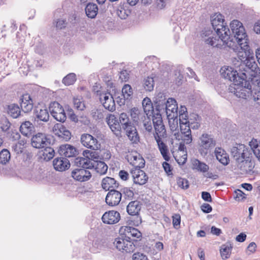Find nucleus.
Instances as JSON below:
<instances>
[{
	"label": "nucleus",
	"mask_w": 260,
	"mask_h": 260,
	"mask_svg": "<svg viewBox=\"0 0 260 260\" xmlns=\"http://www.w3.org/2000/svg\"><path fill=\"white\" fill-rule=\"evenodd\" d=\"M152 121L155 133L153 134L155 140L157 142L158 148L163 158L166 161L170 160L169 150L167 145L162 139L166 135V131L163 123L161 115L159 113L153 115Z\"/></svg>",
	"instance_id": "obj_1"
},
{
	"label": "nucleus",
	"mask_w": 260,
	"mask_h": 260,
	"mask_svg": "<svg viewBox=\"0 0 260 260\" xmlns=\"http://www.w3.org/2000/svg\"><path fill=\"white\" fill-rule=\"evenodd\" d=\"M211 22L213 29L223 44L230 39V30L223 15L219 13H215L211 16Z\"/></svg>",
	"instance_id": "obj_2"
},
{
	"label": "nucleus",
	"mask_w": 260,
	"mask_h": 260,
	"mask_svg": "<svg viewBox=\"0 0 260 260\" xmlns=\"http://www.w3.org/2000/svg\"><path fill=\"white\" fill-rule=\"evenodd\" d=\"M223 44L232 48L237 53L238 58L242 62L245 61L253 55L252 51L249 45V40L237 42V44H235V42L229 39Z\"/></svg>",
	"instance_id": "obj_3"
},
{
	"label": "nucleus",
	"mask_w": 260,
	"mask_h": 260,
	"mask_svg": "<svg viewBox=\"0 0 260 260\" xmlns=\"http://www.w3.org/2000/svg\"><path fill=\"white\" fill-rule=\"evenodd\" d=\"M216 145V141L207 134H202L199 138L198 149L202 156L206 155Z\"/></svg>",
	"instance_id": "obj_4"
},
{
	"label": "nucleus",
	"mask_w": 260,
	"mask_h": 260,
	"mask_svg": "<svg viewBox=\"0 0 260 260\" xmlns=\"http://www.w3.org/2000/svg\"><path fill=\"white\" fill-rule=\"evenodd\" d=\"M116 248L122 253L133 252L135 249V245L131 238L128 236H122L116 238L114 242Z\"/></svg>",
	"instance_id": "obj_5"
},
{
	"label": "nucleus",
	"mask_w": 260,
	"mask_h": 260,
	"mask_svg": "<svg viewBox=\"0 0 260 260\" xmlns=\"http://www.w3.org/2000/svg\"><path fill=\"white\" fill-rule=\"evenodd\" d=\"M230 26L237 42L248 40L245 28L240 21L238 20H233L231 22Z\"/></svg>",
	"instance_id": "obj_6"
},
{
	"label": "nucleus",
	"mask_w": 260,
	"mask_h": 260,
	"mask_svg": "<svg viewBox=\"0 0 260 260\" xmlns=\"http://www.w3.org/2000/svg\"><path fill=\"white\" fill-rule=\"evenodd\" d=\"M220 74L225 79L233 82V86L235 85H239L242 83L244 79L239 76L237 71L230 67H223L220 69Z\"/></svg>",
	"instance_id": "obj_7"
},
{
	"label": "nucleus",
	"mask_w": 260,
	"mask_h": 260,
	"mask_svg": "<svg viewBox=\"0 0 260 260\" xmlns=\"http://www.w3.org/2000/svg\"><path fill=\"white\" fill-rule=\"evenodd\" d=\"M126 159L133 168H143L145 161L142 156L136 151L129 152L126 155Z\"/></svg>",
	"instance_id": "obj_8"
},
{
	"label": "nucleus",
	"mask_w": 260,
	"mask_h": 260,
	"mask_svg": "<svg viewBox=\"0 0 260 260\" xmlns=\"http://www.w3.org/2000/svg\"><path fill=\"white\" fill-rule=\"evenodd\" d=\"M52 116L57 121L64 122L66 119V115L62 106L58 102L52 103L49 107Z\"/></svg>",
	"instance_id": "obj_9"
},
{
	"label": "nucleus",
	"mask_w": 260,
	"mask_h": 260,
	"mask_svg": "<svg viewBox=\"0 0 260 260\" xmlns=\"http://www.w3.org/2000/svg\"><path fill=\"white\" fill-rule=\"evenodd\" d=\"M81 142L84 147L91 150H96L101 147V144L98 140L88 134H84L81 135Z\"/></svg>",
	"instance_id": "obj_10"
},
{
	"label": "nucleus",
	"mask_w": 260,
	"mask_h": 260,
	"mask_svg": "<svg viewBox=\"0 0 260 260\" xmlns=\"http://www.w3.org/2000/svg\"><path fill=\"white\" fill-rule=\"evenodd\" d=\"M142 168H132L130 173L134 183L139 185H144L148 181V177Z\"/></svg>",
	"instance_id": "obj_11"
},
{
	"label": "nucleus",
	"mask_w": 260,
	"mask_h": 260,
	"mask_svg": "<svg viewBox=\"0 0 260 260\" xmlns=\"http://www.w3.org/2000/svg\"><path fill=\"white\" fill-rule=\"evenodd\" d=\"M106 121L111 130L117 136H121V126L119 120L114 114H109L106 118Z\"/></svg>",
	"instance_id": "obj_12"
},
{
	"label": "nucleus",
	"mask_w": 260,
	"mask_h": 260,
	"mask_svg": "<svg viewBox=\"0 0 260 260\" xmlns=\"http://www.w3.org/2000/svg\"><path fill=\"white\" fill-rule=\"evenodd\" d=\"M243 81L241 84L230 85V90L232 92L240 98L246 99L252 94V91L250 88H246L243 86Z\"/></svg>",
	"instance_id": "obj_13"
},
{
	"label": "nucleus",
	"mask_w": 260,
	"mask_h": 260,
	"mask_svg": "<svg viewBox=\"0 0 260 260\" xmlns=\"http://www.w3.org/2000/svg\"><path fill=\"white\" fill-rule=\"evenodd\" d=\"M244 62L246 67L251 70L250 76L253 77L252 80H253L255 78H258V79H255V81H259L257 84H260V69L255 62L253 55Z\"/></svg>",
	"instance_id": "obj_14"
},
{
	"label": "nucleus",
	"mask_w": 260,
	"mask_h": 260,
	"mask_svg": "<svg viewBox=\"0 0 260 260\" xmlns=\"http://www.w3.org/2000/svg\"><path fill=\"white\" fill-rule=\"evenodd\" d=\"M122 198L120 192L115 189L110 190L106 197V202L110 206H115L118 205Z\"/></svg>",
	"instance_id": "obj_15"
},
{
	"label": "nucleus",
	"mask_w": 260,
	"mask_h": 260,
	"mask_svg": "<svg viewBox=\"0 0 260 260\" xmlns=\"http://www.w3.org/2000/svg\"><path fill=\"white\" fill-rule=\"evenodd\" d=\"M120 219V213L114 210L106 212L102 216V220L104 223L113 224L117 223Z\"/></svg>",
	"instance_id": "obj_16"
},
{
	"label": "nucleus",
	"mask_w": 260,
	"mask_h": 260,
	"mask_svg": "<svg viewBox=\"0 0 260 260\" xmlns=\"http://www.w3.org/2000/svg\"><path fill=\"white\" fill-rule=\"evenodd\" d=\"M100 100L106 109L112 112L115 110V101L110 92H105L101 94Z\"/></svg>",
	"instance_id": "obj_17"
},
{
	"label": "nucleus",
	"mask_w": 260,
	"mask_h": 260,
	"mask_svg": "<svg viewBox=\"0 0 260 260\" xmlns=\"http://www.w3.org/2000/svg\"><path fill=\"white\" fill-rule=\"evenodd\" d=\"M72 177L77 181L84 182L88 181L91 177L90 172L84 169H76L72 172Z\"/></svg>",
	"instance_id": "obj_18"
},
{
	"label": "nucleus",
	"mask_w": 260,
	"mask_h": 260,
	"mask_svg": "<svg viewBox=\"0 0 260 260\" xmlns=\"http://www.w3.org/2000/svg\"><path fill=\"white\" fill-rule=\"evenodd\" d=\"M53 131L55 135L62 138L66 141L69 140L71 138V132L61 123L55 124Z\"/></svg>",
	"instance_id": "obj_19"
},
{
	"label": "nucleus",
	"mask_w": 260,
	"mask_h": 260,
	"mask_svg": "<svg viewBox=\"0 0 260 260\" xmlns=\"http://www.w3.org/2000/svg\"><path fill=\"white\" fill-rule=\"evenodd\" d=\"M178 105L173 98H169L166 104V111L168 117L173 118L177 116Z\"/></svg>",
	"instance_id": "obj_20"
},
{
	"label": "nucleus",
	"mask_w": 260,
	"mask_h": 260,
	"mask_svg": "<svg viewBox=\"0 0 260 260\" xmlns=\"http://www.w3.org/2000/svg\"><path fill=\"white\" fill-rule=\"evenodd\" d=\"M20 105L21 109L25 113L31 111L34 107V103L30 94H23L20 99Z\"/></svg>",
	"instance_id": "obj_21"
},
{
	"label": "nucleus",
	"mask_w": 260,
	"mask_h": 260,
	"mask_svg": "<svg viewBox=\"0 0 260 260\" xmlns=\"http://www.w3.org/2000/svg\"><path fill=\"white\" fill-rule=\"evenodd\" d=\"M58 152L60 155L66 157H74L77 154L76 148L69 144L61 145L58 149Z\"/></svg>",
	"instance_id": "obj_22"
},
{
	"label": "nucleus",
	"mask_w": 260,
	"mask_h": 260,
	"mask_svg": "<svg viewBox=\"0 0 260 260\" xmlns=\"http://www.w3.org/2000/svg\"><path fill=\"white\" fill-rule=\"evenodd\" d=\"M120 232L125 236L129 237V236H131L136 238V241L138 239L140 240L142 238V233L138 229L129 226H121Z\"/></svg>",
	"instance_id": "obj_23"
},
{
	"label": "nucleus",
	"mask_w": 260,
	"mask_h": 260,
	"mask_svg": "<svg viewBox=\"0 0 260 260\" xmlns=\"http://www.w3.org/2000/svg\"><path fill=\"white\" fill-rule=\"evenodd\" d=\"M47 138L42 133H38L31 139V145L36 148H44L46 145Z\"/></svg>",
	"instance_id": "obj_24"
},
{
	"label": "nucleus",
	"mask_w": 260,
	"mask_h": 260,
	"mask_svg": "<svg viewBox=\"0 0 260 260\" xmlns=\"http://www.w3.org/2000/svg\"><path fill=\"white\" fill-rule=\"evenodd\" d=\"M53 166L56 170L63 171L70 168V164L69 160L66 158H56L53 160Z\"/></svg>",
	"instance_id": "obj_25"
},
{
	"label": "nucleus",
	"mask_w": 260,
	"mask_h": 260,
	"mask_svg": "<svg viewBox=\"0 0 260 260\" xmlns=\"http://www.w3.org/2000/svg\"><path fill=\"white\" fill-rule=\"evenodd\" d=\"M126 135L132 144H138L140 141V137L135 126L132 125L126 129Z\"/></svg>",
	"instance_id": "obj_26"
},
{
	"label": "nucleus",
	"mask_w": 260,
	"mask_h": 260,
	"mask_svg": "<svg viewBox=\"0 0 260 260\" xmlns=\"http://www.w3.org/2000/svg\"><path fill=\"white\" fill-rule=\"evenodd\" d=\"M102 186L106 190H110L118 187V183L114 178L106 177L102 180Z\"/></svg>",
	"instance_id": "obj_27"
},
{
	"label": "nucleus",
	"mask_w": 260,
	"mask_h": 260,
	"mask_svg": "<svg viewBox=\"0 0 260 260\" xmlns=\"http://www.w3.org/2000/svg\"><path fill=\"white\" fill-rule=\"evenodd\" d=\"M35 115L39 120L46 122L49 118V114L46 107L39 106L35 110Z\"/></svg>",
	"instance_id": "obj_28"
},
{
	"label": "nucleus",
	"mask_w": 260,
	"mask_h": 260,
	"mask_svg": "<svg viewBox=\"0 0 260 260\" xmlns=\"http://www.w3.org/2000/svg\"><path fill=\"white\" fill-rule=\"evenodd\" d=\"M215 155L217 160L224 165L228 164L229 157L228 154L222 148L218 147L215 150Z\"/></svg>",
	"instance_id": "obj_29"
},
{
	"label": "nucleus",
	"mask_w": 260,
	"mask_h": 260,
	"mask_svg": "<svg viewBox=\"0 0 260 260\" xmlns=\"http://www.w3.org/2000/svg\"><path fill=\"white\" fill-rule=\"evenodd\" d=\"M141 207L137 201H131L129 203L126 207V211L130 215L139 214Z\"/></svg>",
	"instance_id": "obj_30"
},
{
	"label": "nucleus",
	"mask_w": 260,
	"mask_h": 260,
	"mask_svg": "<svg viewBox=\"0 0 260 260\" xmlns=\"http://www.w3.org/2000/svg\"><path fill=\"white\" fill-rule=\"evenodd\" d=\"M175 138L178 140H181L182 142L189 144L192 142V137L191 132H178L174 134Z\"/></svg>",
	"instance_id": "obj_31"
},
{
	"label": "nucleus",
	"mask_w": 260,
	"mask_h": 260,
	"mask_svg": "<svg viewBox=\"0 0 260 260\" xmlns=\"http://www.w3.org/2000/svg\"><path fill=\"white\" fill-rule=\"evenodd\" d=\"M232 248L233 246L230 243L221 245L220 248V253L222 259L225 260L230 257Z\"/></svg>",
	"instance_id": "obj_32"
},
{
	"label": "nucleus",
	"mask_w": 260,
	"mask_h": 260,
	"mask_svg": "<svg viewBox=\"0 0 260 260\" xmlns=\"http://www.w3.org/2000/svg\"><path fill=\"white\" fill-rule=\"evenodd\" d=\"M142 106L144 112L147 116L153 115L154 108L151 100L148 98H145L142 102Z\"/></svg>",
	"instance_id": "obj_33"
},
{
	"label": "nucleus",
	"mask_w": 260,
	"mask_h": 260,
	"mask_svg": "<svg viewBox=\"0 0 260 260\" xmlns=\"http://www.w3.org/2000/svg\"><path fill=\"white\" fill-rule=\"evenodd\" d=\"M98 7L97 5L93 3H89L85 8V13L87 16L90 18H94L98 14Z\"/></svg>",
	"instance_id": "obj_34"
},
{
	"label": "nucleus",
	"mask_w": 260,
	"mask_h": 260,
	"mask_svg": "<svg viewBox=\"0 0 260 260\" xmlns=\"http://www.w3.org/2000/svg\"><path fill=\"white\" fill-rule=\"evenodd\" d=\"M92 169H94L99 174L104 175L107 171L108 166L104 161L100 160L93 162Z\"/></svg>",
	"instance_id": "obj_35"
},
{
	"label": "nucleus",
	"mask_w": 260,
	"mask_h": 260,
	"mask_svg": "<svg viewBox=\"0 0 260 260\" xmlns=\"http://www.w3.org/2000/svg\"><path fill=\"white\" fill-rule=\"evenodd\" d=\"M193 169L203 173L207 172L209 170V166L203 162L200 161L197 159H194L192 162Z\"/></svg>",
	"instance_id": "obj_36"
},
{
	"label": "nucleus",
	"mask_w": 260,
	"mask_h": 260,
	"mask_svg": "<svg viewBox=\"0 0 260 260\" xmlns=\"http://www.w3.org/2000/svg\"><path fill=\"white\" fill-rule=\"evenodd\" d=\"M249 146L254 154L260 161V142L258 143L256 139H252L249 142Z\"/></svg>",
	"instance_id": "obj_37"
},
{
	"label": "nucleus",
	"mask_w": 260,
	"mask_h": 260,
	"mask_svg": "<svg viewBox=\"0 0 260 260\" xmlns=\"http://www.w3.org/2000/svg\"><path fill=\"white\" fill-rule=\"evenodd\" d=\"M32 127V123L28 121H26L21 124L20 131L23 135L28 136L31 134Z\"/></svg>",
	"instance_id": "obj_38"
},
{
	"label": "nucleus",
	"mask_w": 260,
	"mask_h": 260,
	"mask_svg": "<svg viewBox=\"0 0 260 260\" xmlns=\"http://www.w3.org/2000/svg\"><path fill=\"white\" fill-rule=\"evenodd\" d=\"M119 122L123 129H126L128 127L132 126L129 117L125 113H121L119 115Z\"/></svg>",
	"instance_id": "obj_39"
},
{
	"label": "nucleus",
	"mask_w": 260,
	"mask_h": 260,
	"mask_svg": "<svg viewBox=\"0 0 260 260\" xmlns=\"http://www.w3.org/2000/svg\"><path fill=\"white\" fill-rule=\"evenodd\" d=\"M179 123H190V121L188 120L187 112L185 107H181V110L179 111ZM191 124L192 123L190 122Z\"/></svg>",
	"instance_id": "obj_40"
},
{
	"label": "nucleus",
	"mask_w": 260,
	"mask_h": 260,
	"mask_svg": "<svg viewBox=\"0 0 260 260\" xmlns=\"http://www.w3.org/2000/svg\"><path fill=\"white\" fill-rule=\"evenodd\" d=\"M74 107L78 110L82 111L85 108V105L83 98L81 96H77L73 98Z\"/></svg>",
	"instance_id": "obj_41"
},
{
	"label": "nucleus",
	"mask_w": 260,
	"mask_h": 260,
	"mask_svg": "<svg viewBox=\"0 0 260 260\" xmlns=\"http://www.w3.org/2000/svg\"><path fill=\"white\" fill-rule=\"evenodd\" d=\"M21 111L19 106L15 104H12L8 106V114L14 118H17L20 114Z\"/></svg>",
	"instance_id": "obj_42"
},
{
	"label": "nucleus",
	"mask_w": 260,
	"mask_h": 260,
	"mask_svg": "<svg viewBox=\"0 0 260 260\" xmlns=\"http://www.w3.org/2000/svg\"><path fill=\"white\" fill-rule=\"evenodd\" d=\"M83 155L86 158H88L90 160H93V162L100 161V156L98 153L95 151L85 150L83 152Z\"/></svg>",
	"instance_id": "obj_43"
},
{
	"label": "nucleus",
	"mask_w": 260,
	"mask_h": 260,
	"mask_svg": "<svg viewBox=\"0 0 260 260\" xmlns=\"http://www.w3.org/2000/svg\"><path fill=\"white\" fill-rule=\"evenodd\" d=\"M76 75L75 73H71L66 76L62 79V82L66 86L73 85L76 81Z\"/></svg>",
	"instance_id": "obj_44"
},
{
	"label": "nucleus",
	"mask_w": 260,
	"mask_h": 260,
	"mask_svg": "<svg viewBox=\"0 0 260 260\" xmlns=\"http://www.w3.org/2000/svg\"><path fill=\"white\" fill-rule=\"evenodd\" d=\"M131 216L127 221L129 225L138 226L142 223V218L140 214Z\"/></svg>",
	"instance_id": "obj_45"
},
{
	"label": "nucleus",
	"mask_w": 260,
	"mask_h": 260,
	"mask_svg": "<svg viewBox=\"0 0 260 260\" xmlns=\"http://www.w3.org/2000/svg\"><path fill=\"white\" fill-rule=\"evenodd\" d=\"M79 166L82 168V169H92L93 162L88 158L85 157H81L78 161Z\"/></svg>",
	"instance_id": "obj_46"
},
{
	"label": "nucleus",
	"mask_w": 260,
	"mask_h": 260,
	"mask_svg": "<svg viewBox=\"0 0 260 260\" xmlns=\"http://www.w3.org/2000/svg\"><path fill=\"white\" fill-rule=\"evenodd\" d=\"M175 158L179 165H183L187 160V152L177 151L175 154Z\"/></svg>",
	"instance_id": "obj_47"
},
{
	"label": "nucleus",
	"mask_w": 260,
	"mask_h": 260,
	"mask_svg": "<svg viewBox=\"0 0 260 260\" xmlns=\"http://www.w3.org/2000/svg\"><path fill=\"white\" fill-rule=\"evenodd\" d=\"M43 156L46 160H49L54 156V151L51 147H46L43 151Z\"/></svg>",
	"instance_id": "obj_48"
},
{
	"label": "nucleus",
	"mask_w": 260,
	"mask_h": 260,
	"mask_svg": "<svg viewBox=\"0 0 260 260\" xmlns=\"http://www.w3.org/2000/svg\"><path fill=\"white\" fill-rule=\"evenodd\" d=\"M154 80L152 77H147L144 80L143 86L147 91H151L154 87Z\"/></svg>",
	"instance_id": "obj_49"
},
{
	"label": "nucleus",
	"mask_w": 260,
	"mask_h": 260,
	"mask_svg": "<svg viewBox=\"0 0 260 260\" xmlns=\"http://www.w3.org/2000/svg\"><path fill=\"white\" fill-rule=\"evenodd\" d=\"M10 159V153L7 149H3L0 152V163L6 164Z\"/></svg>",
	"instance_id": "obj_50"
},
{
	"label": "nucleus",
	"mask_w": 260,
	"mask_h": 260,
	"mask_svg": "<svg viewBox=\"0 0 260 260\" xmlns=\"http://www.w3.org/2000/svg\"><path fill=\"white\" fill-rule=\"evenodd\" d=\"M219 38H217L216 37H210L207 39H205V43L211 46L218 47L220 44V41Z\"/></svg>",
	"instance_id": "obj_51"
},
{
	"label": "nucleus",
	"mask_w": 260,
	"mask_h": 260,
	"mask_svg": "<svg viewBox=\"0 0 260 260\" xmlns=\"http://www.w3.org/2000/svg\"><path fill=\"white\" fill-rule=\"evenodd\" d=\"M122 93L124 98L128 99L133 94V90L131 85L125 84L122 89Z\"/></svg>",
	"instance_id": "obj_52"
},
{
	"label": "nucleus",
	"mask_w": 260,
	"mask_h": 260,
	"mask_svg": "<svg viewBox=\"0 0 260 260\" xmlns=\"http://www.w3.org/2000/svg\"><path fill=\"white\" fill-rule=\"evenodd\" d=\"M130 115L133 120L134 122H137L138 121L140 116H141V114H140L138 109L136 108H133L130 110Z\"/></svg>",
	"instance_id": "obj_53"
},
{
	"label": "nucleus",
	"mask_w": 260,
	"mask_h": 260,
	"mask_svg": "<svg viewBox=\"0 0 260 260\" xmlns=\"http://www.w3.org/2000/svg\"><path fill=\"white\" fill-rule=\"evenodd\" d=\"M177 183L179 187L182 189H187L189 187V183L187 179L179 177L177 180Z\"/></svg>",
	"instance_id": "obj_54"
},
{
	"label": "nucleus",
	"mask_w": 260,
	"mask_h": 260,
	"mask_svg": "<svg viewBox=\"0 0 260 260\" xmlns=\"http://www.w3.org/2000/svg\"><path fill=\"white\" fill-rule=\"evenodd\" d=\"M173 225L174 228L178 229L180 228L181 216L179 214H175L172 216Z\"/></svg>",
	"instance_id": "obj_55"
},
{
	"label": "nucleus",
	"mask_w": 260,
	"mask_h": 260,
	"mask_svg": "<svg viewBox=\"0 0 260 260\" xmlns=\"http://www.w3.org/2000/svg\"><path fill=\"white\" fill-rule=\"evenodd\" d=\"M235 196L234 197L236 200L241 201L246 198L245 194L241 190L237 189L235 191Z\"/></svg>",
	"instance_id": "obj_56"
},
{
	"label": "nucleus",
	"mask_w": 260,
	"mask_h": 260,
	"mask_svg": "<svg viewBox=\"0 0 260 260\" xmlns=\"http://www.w3.org/2000/svg\"><path fill=\"white\" fill-rule=\"evenodd\" d=\"M144 126L146 131L150 132L152 130V125L149 116H147L144 121Z\"/></svg>",
	"instance_id": "obj_57"
},
{
	"label": "nucleus",
	"mask_w": 260,
	"mask_h": 260,
	"mask_svg": "<svg viewBox=\"0 0 260 260\" xmlns=\"http://www.w3.org/2000/svg\"><path fill=\"white\" fill-rule=\"evenodd\" d=\"M190 123H181L180 124V132H185L187 133L191 132L190 127Z\"/></svg>",
	"instance_id": "obj_58"
},
{
	"label": "nucleus",
	"mask_w": 260,
	"mask_h": 260,
	"mask_svg": "<svg viewBox=\"0 0 260 260\" xmlns=\"http://www.w3.org/2000/svg\"><path fill=\"white\" fill-rule=\"evenodd\" d=\"M133 260H148L147 257L140 252L134 253L133 257Z\"/></svg>",
	"instance_id": "obj_59"
},
{
	"label": "nucleus",
	"mask_w": 260,
	"mask_h": 260,
	"mask_svg": "<svg viewBox=\"0 0 260 260\" xmlns=\"http://www.w3.org/2000/svg\"><path fill=\"white\" fill-rule=\"evenodd\" d=\"M123 192L125 196L129 199H132L134 196L133 190L129 188H124Z\"/></svg>",
	"instance_id": "obj_60"
},
{
	"label": "nucleus",
	"mask_w": 260,
	"mask_h": 260,
	"mask_svg": "<svg viewBox=\"0 0 260 260\" xmlns=\"http://www.w3.org/2000/svg\"><path fill=\"white\" fill-rule=\"evenodd\" d=\"M102 87L99 85L95 84V85L93 87V92L96 94V95L99 96L100 98L101 96V94L105 93V92H102L101 89Z\"/></svg>",
	"instance_id": "obj_61"
},
{
	"label": "nucleus",
	"mask_w": 260,
	"mask_h": 260,
	"mask_svg": "<svg viewBox=\"0 0 260 260\" xmlns=\"http://www.w3.org/2000/svg\"><path fill=\"white\" fill-rule=\"evenodd\" d=\"M119 78L122 82H126L129 79V74L126 70L122 71L119 75Z\"/></svg>",
	"instance_id": "obj_62"
},
{
	"label": "nucleus",
	"mask_w": 260,
	"mask_h": 260,
	"mask_svg": "<svg viewBox=\"0 0 260 260\" xmlns=\"http://www.w3.org/2000/svg\"><path fill=\"white\" fill-rule=\"evenodd\" d=\"M119 176L122 180L126 181L129 178V174L125 170H121L119 172Z\"/></svg>",
	"instance_id": "obj_63"
},
{
	"label": "nucleus",
	"mask_w": 260,
	"mask_h": 260,
	"mask_svg": "<svg viewBox=\"0 0 260 260\" xmlns=\"http://www.w3.org/2000/svg\"><path fill=\"white\" fill-rule=\"evenodd\" d=\"M13 149L17 153H21L23 149V146L20 143H17L13 146Z\"/></svg>",
	"instance_id": "obj_64"
}]
</instances>
